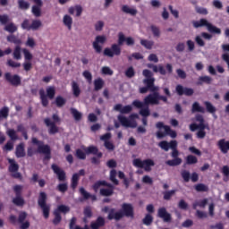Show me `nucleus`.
Here are the masks:
<instances>
[{
    "label": "nucleus",
    "mask_w": 229,
    "mask_h": 229,
    "mask_svg": "<svg viewBox=\"0 0 229 229\" xmlns=\"http://www.w3.org/2000/svg\"><path fill=\"white\" fill-rule=\"evenodd\" d=\"M143 83L146 86L140 88V94H147L148 90L152 92L144 98L145 105H160V101L167 103V97L160 95V88L155 86V79L143 80Z\"/></svg>",
    "instance_id": "1"
},
{
    "label": "nucleus",
    "mask_w": 229,
    "mask_h": 229,
    "mask_svg": "<svg viewBox=\"0 0 229 229\" xmlns=\"http://www.w3.org/2000/svg\"><path fill=\"white\" fill-rule=\"evenodd\" d=\"M158 146L161 149H164V151H169V149H172L171 157L174 159L165 161L166 165H169L170 167L181 165L182 160V157H179L180 151H178V141L171 140L170 142H167L166 140H163L159 142Z\"/></svg>",
    "instance_id": "2"
},
{
    "label": "nucleus",
    "mask_w": 229,
    "mask_h": 229,
    "mask_svg": "<svg viewBox=\"0 0 229 229\" xmlns=\"http://www.w3.org/2000/svg\"><path fill=\"white\" fill-rule=\"evenodd\" d=\"M126 43V46H134L135 39L131 37L126 38L123 32L118 33V44L111 45V47L104 49V56L114 58V56H121V46Z\"/></svg>",
    "instance_id": "3"
},
{
    "label": "nucleus",
    "mask_w": 229,
    "mask_h": 229,
    "mask_svg": "<svg viewBox=\"0 0 229 229\" xmlns=\"http://www.w3.org/2000/svg\"><path fill=\"white\" fill-rule=\"evenodd\" d=\"M123 211H115V208H110L109 213L107 215V219L109 221H121L123 217H131L133 218L135 214L133 211V206L130 203H123L122 205Z\"/></svg>",
    "instance_id": "4"
},
{
    "label": "nucleus",
    "mask_w": 229,
    "mask_h": 229,
    "mask_svg": "<svg viewBox=\"0 0 229 229\" xmlns=\"http://www.w3.org/2000/svg\"><path fill=\"white\" fill-rule=\"evenodd\" d=\"M195 121H197L199 124H190V130L191 131H196V130H198L196 133L197 139H205V137H207V131H205V130H210V126H208V123H205V118L199 114L195 115Z\"/></svg>",
    "instance_id": "5"
},
{
    "label": "nucleus",
    "mask_w": 229,
    "mask_h": 229,
    "mask_svg": "<svg viewBox=\"0 0 229 229\" xmlns=\"http://www.w3.org/2000/svg\"><path fill=\"white\" fill-rule=\"evenodd\" d=\"M100 187H107L100 189V196L109 197L114 195V184L109 183L106 181H97L92 185V190L94 191V192H98Z\"/></svg>",
    "instance_id": "6"
},
{
    "label": "nucleus",
    "mask_w": 229,
    "mask_h": 229,
    "mask_svg": "<svg viewBox=\"0 0 229 229\" xmlns=\"http://www.w3.org/2000/svg\"><path fill=\"white\" fill-rule=\"evenodd\" d=\"M55 96H56V88H55V86L47 87L46 91L44 90V89H39V98L42 106H44V108H47V106H49L48 99H55Z\"/></svg>",
    "instance_id": "7"
},
{
    "label": "nucleus",
    "mask_w": 229,
    "mask_h": 229,
    "mask_svg": "<svg viewBox=\"0 0 229 229\" xmlns=\"http://www.w3.org/2000/svg\"><path fill=\"white\" fill-rule=\"evenodd\" d=\"M38 205L43 212L45 219H49V214L51 212V206L47 204V194L44 191L39 192L38 198Z\"/></svg>",
    "instance_id": "8"
},
{
    "label": "nucleus",
    "mask_w": 229,
    "mask_h": 229,
    "mask_svg": "<svg viewBox=\"0 0 229 229\" xmlns=\"http://www.w3.org/2000/svg\"><path fill=\"white\" fill-rule=\"evenodd\" d=\"M32 144L38 146L37 153L45 155L44 160H51V147L44 144V141L38 140L37 138H32Z\"/></svg>",
    "instance_id": "9"
},
{
    "label": "nucleus",
    "mask_w": 229,
    "mask_h": 229,
    "mask_svg": "<svg viewBox=\"0 0 229 229\" xmlns=\"http://www.w3.org/2000/svg\"><path fill=\"white\" fill-rule=\"evenodd\" d=\"M194 28H203L204 26L208 28L209 33H214L215 35H221V29L216 27L212 23H209L207 19H200L199 21H192Z\"/></svg>",
    "instance_id": "10"
},
{
    "label": "nucleus",
    "mask_w": 229,
    "mask_h": 229,
    "mask_svg": "<svg viewBox=\"0 0 229 229\" xmlns=\"http://www.w3.org/2000/svg\"><path fill=\"white\" fill-rule=\"evenodd\" d=\"M52 119L54 122L51 121V118H45L44 123L46 126L49 128V135H56V133L59 131L58 126H56V123H60V116H58L56 114H54L52 115Z\"/></svg>",
    "instance_id": "11"
},
{
    "label": "nucleus",
    "mask_w": 229,
    "mask_h": 229,
    "mask_svg": "<svg viewBox=\"0 0 229 229\" xmlns=\"http://www.w3.org/2000/svg\"><path fill=\"white\" fill-rule=\"evenodd\" d=\"M156 128H157V130H162V128L165 130V132H162L160 131L157 132V139H164V137H165L166 135H170L172 139H176V131L171 130V127L169 125H165L162 122H158L157 123H156Z\"/></svg>",
    "instance_id": "12"
},
{
    "label": "nucleus",
    "mask_w": 229,
    "mask_h": 229,
    "mask_svg": "<svg viewBox=\"0 0 229 229\" xmlns=\"http://www.w3.org/2000/svg\"><path fill=\"white\" fill-rule=\"evenodd\" d=\"M22 185L20 184H16L13 188L15 194V198L13 199V205H16V207H24V204L26 203L24 198H22Z\"/></svg>",
    "instance_id": "13"
},
{
    "label": "nucleus",
    "mask_w": 229,
    "mask_h": 229,
    "mask_svg": "<svg viewBox=\"0 0 229 229\" xmlns=\"http://www.w3.org/2000/svg\"><path fill=\"white\" fill-rule=\"evenodd\" d=\"M133 165L135 167H139L140 169H144L147 173L151 171V167L155 166V161L153 159H144L143 161L140 158H136L133 160Z\"/></svg>",
    "instance_id": "14"
},
{
    "label": "nucleus",
    "mask_w": 229,
    "mask_h": 229,
    "mask_svg": "<svg viewBox=\"0 0 229 229\" xmlns=\"http://www.w3.org/2000/svg\"><path fill=\"white\" fill-rule=\"evenodd\" d=\"M132 106H135V108H140V114H141V116L143 118L146 117H149L150 115V111H149V105H146V102L143 100V102H141L140 100H134L132 102Z\"/></svg>",
    "instance_id": "15"
},
{
    "label": "nucleus",
    "mask_w": 229,
    "mask_h": 229,
    "mask_svg": "<svg viewBox=\"0 0 229 229\" xmlns=\"http://www.w3.org/2000/svg\"><path fill=\"white\" fill-rule=\"evenodd\" d=\"M10 22V17L7 14H0V23L2 26H4V31H8V33H15V31H17V27L13 22Z\"/></svg>",
    "instance_id": "16"
},
{
    "label": "nucleus",
    "mask_w": 229,
    "mask_h": 229,
    "mask_svg": "<svg viewBox=\"0 0 229 229\" xmlns=\"http://www.w3.org/2000/svg\"><path fill=\"white\" fill-rule=\"evenodd\" d=\"M4 80L13 87H19L22 81L21 76H19L18 74L12 75V73L10 72L4 73Z\"/></svg>",
    "instance_id": "17"
},
{
    "label": "nucleus",
    "mask_w": 229,
    "mask_h": 229,
    "mask_svg": "<svg viewBox=\"0 0 229 229\" xmlns=\"http://www.w3.org/2000/svg\"><path fill=\"white\" fill-rule=\"evenodd\" d=\"M157 217L162 219L164 223H171L173 221L171 213L167 212V209L164 207L157 209Z\"/></svg>",
    "instance_id": "18"
},
{
    "label": "nucleus",
    "mask_w": 229,
    "mask_h": 229,
    "mask_svg": "<svg viewBox=\"0 0 229 229\" xmlns=\"http://www.w3.org/2000/svg\"><path fill=\"white\" fill-rule=\"evenodd\" d=\"M175 92L179 95V96H193L194 95V89L191 88H187V87H182V84H178L175 87Z\"/></svg>",
    "instance_id": "19"
},
{
    "label": "nucleus",
    "mask_w": 229,
    "mask_h": 229,
    "mask_svg": "<svg viewBox=\"0 0 229 229\" xmlns=\"http://www.w3.org/2000/svg\"><path fill=\"white\" fill-rule=\"evenodd\" d=\"M80 176H85L84 169H81L79 173L72 174L71 179V189H72V191H75V189L78 187V183H80Z\"/></svg>",
    "instance_id": "20"
},
{
    "label": "nucleus",
    "mask_w": 229,
    "mask_h": 229,
    "mask_svg": "<svg viewBox=\"0 0 229 229\" xmlns=\"http://www.w3.org/2000/svg\"><path fill=\"white\" fill-rule=\"evenodd\" d=\"M52 171H54L55 174H56L59 182H65L67 175L65 174V171H64L58 165L53 164L51 165Z\"/></svg>",
    "instance_id": "21"
},
{
    "label": "nucleus",
    "mask_w": 229,
    "mask_h": 229,
    "mask_svg": "<svg viewBox=\"0 0 229 229\" xmlns=\"http://www.w3.org/2000/svg\"><path fill=\"white\" fill-rule=\"evenodd\" d=\"M106 42V36H97L95 41L93 42V49H95L96 53L99 54L103 51V47L99 44H105Z\"/></svg>",
    "instance_id": "22"
},
{
    "label": "nucleus",
    "mask_w": 229,
    "mask_h": 229,
    "mask_svg": "<svg viewBox=\"0 0 229 229\" xmlns=\"http://www.w3.org/2000/svg\"><path fill=\"white\" fill-rule=\"evenodd\" d=\"M216 146L218 149H220L221 153L224 155H226L229 151V140H226L225 139H221L217 141Z\"/></svg>",
    "instance_id": "23"
},
{
    "label": "nucleus",
    "mask_w": 229,
    "mask_h": 229,
    "mask_svg": "<svg viewBox=\"0 0 229 229\" xmlns=\"http://www.w3.org/2000/svg\"><path fill=\"white\" fill-rule=\"evenodd\" d=\"M84 151L86 155H96L98 158H102L103 157V153L99 152V148L98 147L91 145L84 148Z\"/></svg>",
    "instance_id": "24"
},
{
    "label": "nucleus",
    "mask_w": 229,
    "mask_h": 229,
    "mask_svg": "<svg viewBox=\"0 0 229 229\" xmlns=\"http://www.w3.org/2000/svg\"><path fill=\"white\" fill-rule=\"evenodd\" d=\"M114 110H115V112H120V114H131V112L133 110V107L131 105L123 106L122 104H116L114 106Z\"/></svg>",
    "instance_id": "25"
},
{
    "label": "nucleus",
    "mask_w": 229,
    "mask_h": 229,
    "mask_svg": "<svg viewBox=\"0 0 229 229\" xmlns=\"http://www.w3.org/2000/svg\"><path fill=\"white\" fill-rule=\"evenodd\" d=\"M105 217L103 216H98L97 217L95 222H91L90 224V228L91 229H100L103 228L106 225Z\"/></svg>",
    "instance_id": "26"
},
{
    "label": "nucleus",
    "mask_w": 229,
    "mask_h": 229,
    "mask_svg": "<svg viewBox=\"0 0 229 229\" xmlns=\"http://www.w3.org/2000/svg\"><path fill=\"white\" fill-rule=\"evenodd\" d=\"M79 191L84 199H89V198H90V199L92 201H98V197L96 195H92V194L89 193L88 191H86L85 188L81 187L79 189Z\"/></svg>",
    "instance_id": "27"
},
{
    "label": "nucleus",
    "mask_w": 229,
    "mask_h": 229,
    "mask_svg": "<svg viewBox=\"0 0 229 229\" xmlns=\"http://www.w3.org/2000/svg\"><path fill=\"white\" fill-rule=\"evenodd\" d=\"M15 155L17 158H24L26 157L24 143H20L16 146Z\"/></svg>",
    "instance_id": "28"
},
{
    "label": "nucleus",
    "mask_w": 229,
    "mask_h": 229,
    "mask_svg": "<svg viewBox=\"0 0 229 229\" xmlns=\"http://www.w3.org/2000/svg\"><path fill=\"white\" fill-rule=\"evenodd\" d=\"M203 83H206V85H210L212 84V77L205 75V76H200L198 79L197 85H203Z\"/></svg>",
    "instance_id": "29"
},
{
    "label": "nucleus",
    "mask_w": 229,
    "mask_h": 229,
    "mask_svg": "<svg viewBox=\"0 0 229 229\" xmlns=\"http://www.w3.org/2000/svg\"><path fill=\"white\" fill-rule=\"evenodd\" d=\"M72 90L74 98H80V94H81V89H80V84L76 81L72 82Z\"/></svg>",
    "instance_id": "30"
},
{
    "label": "nucleus",
    "mask_w": 229,
    "mask_h": 229,
    "mask_svg": "<svg viewBox=\"0 0 229 229\" xmlns=\"http://www.w3.org/2000/svg\"><path fill=\"white\" fill-rule=\"evenodd\" d=\"M63 22L66 28H68L69 31L72 30V17H71L69 14H66L63 18Z\"/></svg>",
    "instance_id": "31"
},
{
    "label": "nucleus",
    "mask_w": 229,
    "mask_h": 229,
    "mask_svg": "<svg viewBox=\"0 0 229 229\" xmlns=\"http://www.w3.org/2000/svg\"><path fill=\"white\" fill-rule=\"evenodd\" d=\"M192 114L199 112L200 114H205V107L201 106L199 102H194L191 106Z\"/></svg>",
    "instance_id": "32"
},
{
    "label": "nucleus",
    "mask_w": 229,
    "mask_h": 229,
    "mask_svg": "<svg viewBox=\"0 0 229 229\" xmlns=\"http://www.w3.org/2000/svg\"><path fill=\"white\" fill-rule=\"evenodd\" d=\"M105 87V81H103L101 78H98L94 81V90L96 92L101 90Z\"/></svg>",
    "instance_id": "33"
},
{
    "label": "nucleus",
    "mask_w": 229,
    "mask_h": 229,
    "mask_svg": "<svg viewBox=\"0 0 229 229\" xmlns=\"http://www.w3.org/2000/svg\"><path fill=\"white\" fill-rule=\"evenodd\" d=\"M10 164L9 165V173H17L19 171V164L15 163V159H8Z\"/></svg>",
    "instance_id": "34"
},
{
    "label": "nucleus",
    "mask_w": 229,
    "mask_h": 229,
    "mask_svg": "<svg viewBox=\"0 0 229 229\" xmlns=\"http://www.w3.org/2000/svg\"><path fill=\"white\" fill-rule=\"evenodd\" d=\"M7 42H11V44H15V46H21L22 44V40L17 38V36L12 34L7 36Z\"/></svg>",
    "instance_id": "35"
},
{
    "label": "nucleus",
    "mask_w": 229,
    "mask_h": 229,
    "mask_svg": "<svg viewBox=\"0 0 229 229\" xmlns=\"http://www.w3.org/2000/svg\"><path fill=\"white\" fill-rule=\"evenodd\" d=\"M117 119H118L119 123L122 124V126H125V128H130L131 126L130 120H128V118H126V116L119 114Z\"/></svg>",
    "instance_id": "36"
},
{
    "label": "nucleus",
    "mask_w": 229,
    "mask_h": 229,
    "mask_svg": "<svg viewBox=\"0 0 229 229\" xmlns=\"http://www.w3.org/2000/svg\"><path fill=\"white\" fill-rule=\"evenodd\" d=\"M204 105H205L206 110H207V112H208V114H212V115L216 114V112H217V109L216 108V106H214V105H212V103H210L208 101H205Z\"/></svg>",
    "instance_id": "37"
},
{
    "label": "nucleus",
    "mask_w": 229,
    "mask_h": 229,
    "mask_svg": "<svg viewBox=\"0 0 229 229\" xmlns=\"http://www.w3.org/2000/svg\"><path fill=\"white\" fill-rule=\"evenodd\" d=\"M8 115H10V108L8 106H4L0 109V121L3 119H8Z\"/></svg>",
    "instance_id": "38"
},
{
    "label": "nucleus",
    "mask_w": 229,
    "mask_h": 229,
    "mask_svg": "<svg viewBox=\"0 0 229 229\" xmlns=\"http://www.w3.org/2000/svg\"><path fill=\"white\" fill-rule=\"evenodd\" d=\"M65 103H67V100L64 97L57 96L55 98V104L57 108H62V106H64Z\"/></svg>",
    "instance_id": "39"
},
{
    "label": "nucleus",
    "mask_w": 229,
    "mask_h": 229,
    "mask_svg": "<svg viewBox=\"0 0 229 229\" xmlns=\"http://www.w3.org/2000/svg\"><path fill=\"white\" fill-rule=\"evenodd\" d=\"M55 212H58V214H69L71 212V208L69 206H65L64 204L59 205L57 208L55 209Z\"/></svg>",
    "instance_id": "40"
},
{
    "label": "nucleus",
    "mask_w": 229,
    "mask_h": 229,
    "mask_svg": "<svg viewBox=\"0 0 229 229\" xmlns=\"http://www.w3.org/2000/svg\"><path fill=\"white\" fill-rule=\"evenodd\" d=\"M152 70L154 72H159L162 76H165V74H167L165 68H164L162 64H159L158 66L154 64Z\"/></svg>",
    "instance_id": "41"
},
{
    "label": "nucleus",
    "mask_w": 229,
    "mask_h": 229,
    "mask_svg": "<svg viewBox=\"0 0 229 229\" xmlns=\"http://www.w3.org/2000/svg\"><path fill=\"white\" fill-rule=\"evenodd\" d=\"M122 12H123V13H129L130 15H132V16L137 15V9H131L128 5H123Z\"/></svg>",
    "instance_id": "42"
},
{
    "label": "nucleus",
    "mask_w": 229,
    "mask_h": 229,
    "mask_svg": "<svg viewBox=\"0 0 229 229\" xmlns=\"http://www.w3.org/2000/svg\"><path fill=\"white\" fill-rule=\"evenodd\" d=\"M140 44L146 49H153V46H155V42L148 39H140Z\"/></svg>",
    "instance_id": "43"
},
{
    "label": "nucleus",
    "mask_w": 229,
    "mask_h": 229,
    "mask_svg": "<svg viewBox=\"0 0 229 229\" xmlns=\"http://www.w3.org/2000/svg\"><path fill=\"white\" fill-rule=\"evenodd\" d=\"M75 157L79 160H86L87 158V152L81 150V148H77L75 151Z\"/></svg>",
    "instance_id": "44"
},
{
    "label": "nucleus",
    "mask_w": 229,
    "mask_h": 229,
    "mask_svg": "<svg viewBox=\"0 0 229 229\" xmlns=\"http://www.w3.org/2000/svg\"><path fill=\"white\" fill-rule=\"evenodd\" d=\"M117 171L115 169H113L110 171V181L114 184V185H119V180H117Z\"/></svg>",
    "instance_id": "45"
},
{
    "label": "nucleus",
    "mask_w": 229,
    "mask_h": 229,
    "mask_svg": "<svg viewBox=\"0 0 229 229\" xmlns=\"http://www.w3.org/2000/svg\"><path fill=\"white\" fill-rule=\"evenodd\" d=\"M150 30L152 32L153 37H155V38H160V28L157 27L156 25H151L150 26Z\"/></svg>",
    "instance_id": "46"
},
{
    "label": "nucleus",
    "mask_w": 229,
    "mask_h": 229,
    "mask_svg": "<svg viewBox=\"0 0 229 229\" xmlns=\"http://www.w3.org/2000/svg\"><path fill=\"white\" fill-rule=\"evenodd\" d=\"M54 219L52 221L53 225H55V226L57 225H60V223H62V215L60 213H58V211H54Z\"/></svg>",
    "instance_id": "47"
},
{
    "label": "nucleus",
    "mask_w": 229,
    "mask_h": 229,
    "mask_svg": "<svg viewBox=\"0 0 229 229\" xmlns=\"http://www.w3.org/2000/svg\"><path fill=\"white\" fill-rule=\"evenodd\" d=\"M13 56L14 58V60H21L22 55H21V46H16L13 53Z\"/></svg>",
    "instance_id": "48"
},
{
    "label": "nucleus",
    "mask_w": 229,
    "mask_h": 229,
    "mask_svg": "<svg viewBox=\"0 0 229 229\" xmlns=\"http://www.w3.org/2000/svg\"><path fill=\"white\" fill-rule=\"evenodd\" d=\"M42 5H38L36 4V5L32 6V13L35 15V17H40L42 15L41 9Z\"/></svg>",
    "instance_id": "49"
},
{
    "label": "nucleus",
    "mask_w": 229,
    "mask_h": 229,
    "mask_svg": "<svg viewBox=\"0 0 229 229\" xmlns=\"http://www.w3.org/2000/svg\"><path fill=\"white\" fill-rule=\"evenodd\" d=\"M195 191H197V192H208V186L204 183H199L195 185Z\"/></svg>",
    "instance_id": "50"
},
{
    "label": "nucleus",
    "mask_w": 229,
    "mask_h": 229,
    "mask_svg": "<svg viewBox=\"0 0 229 229\" xmlns=\"http://www.w3.org/2000/svg\"><path fill=\"white\" fill-rule=\"evenodd\" d=\"M221 173L224 175V182H229V166L224 165L222 167Z\"/></svg>",
    "instance_id": "51"
},
{
    "label": "nucleus",
    "mask_w": 229,
    "mask_h": 229,
    "mask_svg": "<svg viewBox=\"0 0 229 229\" xmlns=\"http://www.w3.org/2000/svg\"><path fill=\"white\" fill-rule=\"evenodd\" d=\"M142 223L146 226H150V225L153 223V216H151L150 214H147L142 219Z\"/></svg>",
    "instance_id": "52"
},
{
    "label": "nucleus",
    "mask_w": 229,
    "mask_h": 229,
    "mask_svg": "<svg viewBox=\"0 0 229 229\" xmlns=\"http://www.w3.org/2000/svg\"><path fill=\"white\" fill-rule=\"evenodd\" d=\"M7 135L10 137L11 140H19V136H17V131L13 129H9L7 131Z\"/></svg>",
    "instance_id": "53"
},
{
    "label": "nucleus",
    "mask_w": 229,
    "mask_h": 229,
    "mask_svg": "<svg viewBox=\"0 0 229 229\" xmlns=\"http://www.w3.org/2000/svg\"><path fill=\"white\" fill-rule=\"evenodd\" d=\"M18 5L20 10H29L30 3L24 0H18Z\"/></svg>",
    "instance_id": "54"
},
{
    "label": "nucleus",
    "mask_w": 229,
    "mask_h": 229,
    "mask_svg": "<svg viewBox=\"0 0 229 229\" xmlns=\"http://www.w3.org/2000/svg\"><path fill=\"white\" fill-rule=\"evenodd\" d=\"M174 194H176V190L165 191L163 192L164 199H165L166 201H169V199H171V198H173Z\"/></svg>",
    "instance_id": "55"
},
{
    "label": "nucleus",
    "mask_w": 229,
    "mask_h": 229,
    "mask_svg": "<svg viewBox=\"0 0 229 229\" xmlns=\"http://www.w3.org/2000/svg\"><path fill=\"white\" fill-rule=\"evenodd\" d=\"M70 110L75 121H81V113H80L76 108H72V107Z\"/></svg>",
    "instance_id": "56"
},
{
    "label": "nucleus",
    "mask_w": 229,
    "mask_h": 229,
    "mask_svg": "<svg viewBox=\"0 0 229 229\" xmlns=\"http://www.w3.org/2000/svg\"><path fill=\"white\" fill-rule=\"evenodd\" d=\"M186 164H188V165H192V164H198V157L192 155L187 156Z\"/></svg>",
    "instance_id": "57"
},
{
    "label": "nucleus",
    "mask_w": 229,
    "mask_h": 229,
    "mask_svg": "<svg viewBox=\"0 0 229 229\" xmlns=\"http://www.w3.org/2000/svg\"><path fill=\"white\" fill-rule=\"evenodd\" d=\"M40 26H42V21H40V20H34L30 24V30H32L33 31H37V30L40 28Z\"/></svg>",
    "instance_id": "58"
},
{
    "label": "nucleus",
    "mask_w": 229,
    "mask_h": 229,
    "mask_svg": "<svg viewBox=\"0 0 229 229\" xmlns=\"http://www.w3.org/2000/svg\"><path fill=\"white\" fill-rule=\"evenodd\" d=\"M181 176L186 183H188V182H191V173L189 171L187 170L182 171Z\"/></svg>",
    "instance_id": "59"
},
{
    "label": "nucleus",
    "mask_w": 229,
    "mask_h": 229,
    "mask_svg": "<svg viewBox=\"0 0 229 229\" xmlns=\"http://www.w3.org/2000/svg\"><path fill=\"white\" fill-rule=\"evenodd\" d=\"M84 217L90 219L92 217V208L90 206H87L83 210Z\"/></svg>",
    "instance_id": "60"
},
{
    "label": "nucleus",
    "mask_w": 229,
    "mask_h": 229,
    "mask_svg": "<svg viewBox=\"0 0 229 229\" xmlns=\"http://www.w3.org/2000/svg\"><path fill=\"white\" fill-rule=\"evenodd\" d=\"M22 30H27V31L31 30V24L30 23V20L25 19L21 23Z\"/></svg>",
    "instance_id": "61"
},
{
    "label": "nucleus",
    "mask_w": 229,
    "mask_h": 229,
    "mask_svg": "<svg viewBox=\"0 0 229 229\" xmlns=\"http://www.w3.org/2000/svg\"><path fill=\"white\" fill-rule=\"evenodd\" d=\"M68 189H69V186H67V183H59L57 185V191H59V192H62L63 194L67 192Z\"/></svg>",
    "instance_id": "62"
},
{
    "label": "nucleus",
    "mask_w": 229,
    "mask_h": 229,
    "mask_svg": "<svg viewBox=\"0 0 229 229\" xmlns=\"http://www.w3.org/2000/svg\"><path fill=\"white\" fill-rule=\"evenodd\" d=\"M7 65L9 67H13V69H17V68L21 67V63H17L12 59H9V60H7Z\"/></svg>",
    "instance_id": "63"
},
{
    "label": "nucleus",
    "mask_w": 229,
    "mask_h": 229,
    "mask_svg": "<svg viewBox=\"0 0 229 229\" xmlns=\"http://www.w3.org/2000/svg\"><path fill=\"white\" fill-rule=\"evenodd\" d=\"M125 76L127 78H133V76H135V70L132 68V66L129 67L126 71H125Z\"/></svg>",
    "instance_id": "64"
}]
</instances>
